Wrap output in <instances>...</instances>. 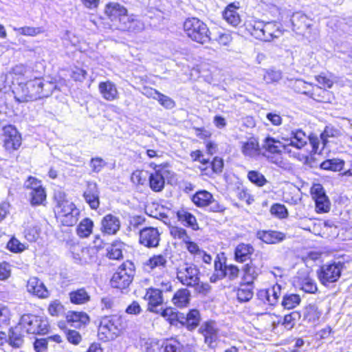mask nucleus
Segmentation results:
<instances>
[{
    "label": "nucleus",
    "mask_w": 352,
    "mask_h": 352,
    "mask_svg": "<svg viewBox=\"0 0 352 352\" xmlns=\"http://www.w3.org/2000/svg\"><path fill=\"white\" fill-rule=\"evenodd\" d=\"M56 85L51 82L41 78H35L21 83L15 93L14 98L19 102H26L50 96Z\"/></svg>",
    "instance_id": "nucleus-1"
},
{
    "label": "nucleus",
    "mask_w": 352,
    "mask_h": 352,
    "mask_svg": "<svg viewBox=\"0 0 352 352\" xmlns=\"http://www.w3.org/2000/svg\"><path fill=\"white\" fill-rule=\"evenodd\" d=\"M184 31L192 41L204 44L212 41L207 25L196 17L188 18L183 25Z\"/></svg>",
    "instance_id": "nucleus-2"
},
{
    "label": "nucleus",
    "mask_w": 352,
    "mask_h": 352,
    "mask_svg": "<svg viewBox=\"0 0 352 352\" xmlns=\"http://www.w3.org/2000/svg\"><path fill=\"white\" fill-rule=\"evenodd\" d=\"M122 329V318L119 315L102 317L98 326V336L100 340L107 342L116 339Z\"/></svg>",
    "instance_id": "nucleus-3"
},
{
    "label": "nucleus",
    "mask_w": 352,
    "mask_h": 352,
    "mask_svg": "<svg viewBox=\"0 0 352 352\" xmlns=\"http://www.w3.org/2000/svg\"><path fill=\"white\" fill-rule=\"evenodd\" d=\"M134 275L135 266L133 263L126 261L113 274L110 280L111 286L120 290L126 289L132 283Z\"/></svg>",
    "instance_id": "nucleus-4"
},
{
    "label": "nucleus",
    "mask_w": 352,
    "mask_h": 352,
    "mask_svg": "<svg viewBox=\"0 0 352 352\" xmlns=\"http://www.w3.org/2000/svg\"><path fill=\"white\" fill-rule=\"evenodd\" d=\"M19 322L27 333L45 335L49 332L50 324L44 316L26 314L21 317Z\"/></svg>",
    "instance_id": "nucleus-5"
},
{
    "label": "nucleus",
    "mask_w": 352,
    "mask_h": 352,
    "mask_svg": "<svg viewBox=\"0 0 352 352\" xmlns=\"http://www.w3.org/2000/svg\"><path fill=\"white\" fill-rule=\"evenodd\" d=\"M280 136L285 143L283 144V150L289 153V146H293L298 149L302 148L307 144L308 138L305 133L299 129H290L284 127L280 132Z\"/></svg>",
    "instance_id": "nucleus-6"
},
{
    "label": "nucleus",
    "mask_w": 352,
    "mask_h": 352,
    "mask_svg": "<svg viewBox=\"0 0 352 352\" xmlns=\"http://www.w3.org/2000/svg\"><path fill=\"white\" fill-rule=\"evenodd\" d=\"M343 266L344 263L340 261L322 265L317 271L320 283L327 287L337 282L341 276Z\"/></svg>",
    "instance_id": "nucleus-7"
},
{
    "label": "nucleus",
    "mask_w": 352,
    "mask_h": 352,
    "mask_svg": "<svg viewBox=\"0 0 352 352\" xmlns=\"http://www.w3.org/2000/svg\"><path fill=\"white\" fill-rule=\"evenodd\" d=\"M58 211V218L63 226H73L78 221L80 210L76 205L68 201H59L57 204Z\"/></svg>",
    "instance_id": "nucleus-8"
},
{
    "label": "nucleus",
    "mask_w": 352,
    "mask_h": 352,
    "mask_svg": "<svg viewBox=\"0 0 352 352\" xmlns=\"http://www.w3.org/2000/svg\"><path fill=\"white\" fill-rule=\"evenodd\" d=\"M177 278L184 285L192 287L198 285L199 270L194 265L185 263L177 268Z\"/></svg>",
    "instance_id": "nucleus-9"
},
{
    "label": "nucleus",
    "mask_w": 352,
    "mask_h": 352,
    "mask_svg": "<svg viewBox=\"0 0 352 352\" xmlns=\"http://www.w3.org/2000/svg\"><path fill=\"white\" fill-rule=\"evenodd\" d=\"M3 147L9 153L17 150L21 145V136L13 125H7L3 128Z\"/></svg>",
    "instance_id": "nucleus-10"
},
{
    "label": "nucleus",
    "mask_w": 352,
    "mask_h": 352,
    "mask_svg": "<svg viewBox=\"0 0 352 352\" xmlns=\"http://www.w3.org/2000/svg\"><path fill=\"white\" fill-rule=\"evenodd\" d=\"M199 332L204 337V342L210 349H214L217 344L219 329L217 323L214 320H208L204 322Z\"/></svg>",
    "instance_id": "nucleus-11"
},
{
    "label": "nucleus",
    "mask_w": 352,
    "mask_h": 352,
    "mask_svg": "<svg viewBox=\"0 0 352 352\" xmlns=\"http://www.w3.org/2000/svg\"><path fill=\"white\" fill-rule=\"evenodd\" d=\"M311 193L315 201L316 211L320 213L328 212L330 209V201L322 186L320 184H314Z\"/></svg>",
    "instance_id": "nucleus-12"
},
{
    "label": "nucleus",
    "mask_w": 352,
    "mask_h": 352,
    "mask_svg": "<svg viewBox=\"0 0 352 352\" xmlns=\"http://www.w3.org/2000/svg\"><path fill=\"white\" fill-rule=\"evenodd\" d=\"M160 234L156 228L145 227L140 230L139 241L146 248H156L159 245Z\"/></svg>",
    "instance_id": "nucleus-13"
},
{
    "label": "nucleus",
    "mask_w": 352,
    "mask_h": 352,
    "mask_svg": "<svg viewBox=\"0 0 352 352\" xmlns=\"http://www.w3.org/2000/svg\"><path fill=\"white\" fill-rule=\"evenodd\" d=\"M311 21V19L302 12L293 13L290 18L292 30L298 34H304L312 25Z\"/></svg>",
    "instance_id": "nucleus-14"
},
{
    "label": "nucleus",
    "mask_w": 352,
    "mask_h": 352,
    "mask_svg": "<svg viewBox=\"0 0 352 352\" xmlns=\"http://www.w3.org/2000/svg\"><path fill=\"white\" fill-rule=\"evenodd\" d=\"M85 202L92 210H97L100 206V190L94 182H87V188L82 195Z\"/></svg>",
    "instance_id": "nucleus-15"
},
{
    "label": "nucleus",
    "mask_w": 352,
    "mask_h": 352,
    "mask_svg": "<svg viewBox=\"0 0 352 352\" xmlns=\"http://www.w3.org/2000/svg\"><path fill=\"white\" fill-rule=\"evenodd\" d=\"M168 173V170L161 168V166L155 165V172L149 175V186L155 192L162 191L165 185L164 177Z\"/></svg>",
    "instance_id": "nucleus-16"
},
{
    "label": "nucleus",
    "mask_w": 352,
    "mask_h": 352,
    "mask_svg": "<svg viewBox=\"0 0 352 352\" xmlns=\"http://www.w3.org/2000/svg\"><path fill=\"white\" fill-rule=\"evenodd\" d=\"M256 236L267 244H278L287 238L286 234L277 230H258L256 232Z\"/></svg>",
    "instance_id": "nucleus-17"
},
{
    "label": "nucleus",
    "mask_w": 352,
    "mask_h": 352,
    "mask_svg": "<svg viewBox=\"0 0 352 352\" xmlns=\"http://www.w3.org/2000/svg\"><path fill=\"white\" fill-rule=\"evenodd\" d=\"M27 291L39 298H46L50 296V292L45 285L37 277H31L27 283Z\"/></svg>",
    "instance_id": "nucleus-18"
},
{
    "label": "nucleus",
    "mask_w": 352,
    "mask_h": 352,
    "mask_svg": "<svg viewBox=\"0 0 352 352\" xmlns=\"http://www.w3.org/2000/svg\"><path fill=\"white\" fill-rule=\"evenodd\" d=\"M23 327L20 322L13 327H10L8 332V344L14 349L21 348L24 343V335L22 332Z\"/></svg>",
    "instance_id": "nucleus-19"
},
{
    "label": "nucleus",
    "mask_w": 352,
    "mask_h": 352,
    "mask_svg": "<svg viewBox=\"0 0 352 352\" xmlns=\"http://www.w3.org/2000/svg\"><path fill=\"white\" fill-rule=\"evenodd\" d=\"M283 30L280 23L276 21H268L265 23L263 41L270 42L274 38H278L283 34Z\"/></svg>",
    "instance_id": "nucleus-20"
},
{
    "label": "nucleus",
    "mask_w": 352,
    "mask_h": 352,
    "mask_svg": "<svg viewBox=\"0 0 352 352\" xmlns=\"http://www.w3.org/2000/svg\"><path fill=\"white\" fill-rule=\"evenodd\" d=\"M148 300V310L152 312L158 313L159 310L157 307L163 302L162 296V290L155 288H149L147 289L144 297Z\"/></svg>",
    "instance_id": "nucleus-21"
},
{
    "label": "nucleus",
    "mask_w": 352,
    "mask_h": 352,
    "mask_svg": "<svg viewBox=\"0 0 352 352\" xmlns=\"http://www.w3.org/2000/svg\"><path fill=\"white\" fill-rule=\"evenodd\" d=\"M254 252V248L251 244L241 243L234 249V258L236 262L244 263L250 259Z\"/></svg>",
    "instance_id": "nucleus-22"
},
{
    "label": "nucleus",
    "mask_w": 352,
    "mask_h": 352,
    "mask_svg": "<svg viewBox=\"0 0 352 352\" xmlns=\"http://www.w3.org/2000/svg\"><path fill=\"white\" fill-rule=\"evenodd\" d=\"M102 230L109 234H115L120 230V221L118 217L111 214L105 215L101 221Z\"/></svg>",
    "instance_id": "nucleus-23"
},
{
    "label": "nucleus",
    "mask_w": 352,
    "mask_h": 352,
    "mask_svg": "<svg viewBox=\"0 0 352 352\" xmlns=\"http://www.w3.org/2000/svg\"><path fill=\"white\" fill-rule=\"evenodd\" d=\"M126 12H127L126 9L117 3L107 4L104 10V14L114 24H116L120 16Z\"/></svg>",
    "instance_id": "nucleus-24"
},
{
    "label": "nucleus",
    "mask_w": 352,
    "mask_h": 352,
    "mask_svg": "<svg viewBox=\"0 0 352 352\" xmlns=\"http://www.w3.org/2000/svg\"><path fill=\"white\" fill-rule=\"evenodd\" d=\"M99 91L102 97L109 101H112L118 98V90L116 85L107 80L106 82H101L98 86Z\"/></svg>",
    "instance_id": "nucleus-25"
},
{
    "label": "nucleus",
    "mask_w": 352,
    "mask_h": 352,
    "mask_svg": "<svg viewBox=\"0 0 352 352\" xmlns=\"http://www.w3.org/2000/svg\"><path fill=\"white\" fill-rule=\"evenodd\" d=\"M177 218L184 226L192 228L193 230L199 229L196 217L186 210H179L176 213Z\"/></svg>",
    "instance_id": "nucleus-26"
},
{
    "label": "nucleus",
    "mask_w": 352,
    "mask_h": 352,
    "mask_svg": "<svg viewBox=\"0 0 352 352\" xmlns=\"http://www.w3.org/2000/svg\"><path fill=\"white\" fill-rule=\"evenodd\" d=\"M213 195L206 190H198L191 197L192 201L194 204L199 208L208 206L211 201H212Z\"/></svg>",
    "instance_id": "nucleus-27"
},
{
    "label": "nucleus",
    "mask_w": 352,
    "mask_h": 352,
    "mask_svg": "<svg viewBox=\"0 0 352 352\" xmlns=\"http://www.w3.org/2000/svg\"><path fill=\"white\" fill-rule=\"evenodd\" d=\"M223 16L229 24L234 27L239 25L241 22L236 8L233 4H230L227 6L223 12Z\"/></svg>",
    "instance_id": "nucleus-28"
},
{
    "label": "nucleus",
    "mask_w": 352,
    "mask_h": 352,
    "mask_svg": "<svg viewBox=\"0 0 352 352\" xmlns=\"http://www.w3.org/2000/svg\"><path fill=\"white\" fill-rule=\"evenodd\" d=\"M253 284L243 282L240 284V287L237 289V299L240 302L250 301L253 296Z\"/></svg>",
    "instance_id": "nucleus-29"
},
{
    "label": "nucleus",
    "mask_w": 352,
    "mask_h": 352,
    "mask_svg": "<svg viewBox=\"0 0 352 352\" xmlns=\"http://www.w3.org/2000/svg\"><path fill=\"white\" fill-rule=\"evenodd\" d=\"M265 23L263 21H252L246 24V29L256 39L263 41L264 38Z\"/></svg>",
    "instance_id": "nucleus-30"
},
{
    "label": "nucleus",
    "mask_w": 352,
    "mask_h": 352,
    "mask_svg": "<svg viewBox=\"0 0 352 352\" xmlns=\"http://www.w3.org/2000/svg\"><path fill=\"white\" fill-rule=\"evenodd\" d=\"M190 292L187 289H179L173 296L172 301L178 307H186L190 302Z\"/></svg>",
    "instance_id": "nucleus-31"
},
{
    "label": "nucleus",
    "mask_w": 352,
    "mask_h": 352,
    "mask_svg": "<svg viewBox=\"0 0 352 352\" xmlns=\"http://www.w3.org/2000/svg\"><path fill=\"white\" fill-rule=\"evenodd\" d=\"M243 272V280L249 283H254V280L259 274V269L257 268L252 261L245 264L242 269Z\"/></svg>",
    "instance_id": "nucleus-32"
},
{
    "label": "nucleus",
    "mask_w": 352,
    "mask_h": 352,
    "mask_svg": "<svg viewBox=\"0 0 352 352\" xmlns=\"http://www.w3.org/2000/svg\"><path fill=\"white\" fill-rule=\"evenodd\" d=\"M150 95L153 99L157 100L162 107L167 109H171L175 106V102L171 98L159 92L156 89H151Z\"/></svg>",
    "instance_id": "nucleus-33"
},
{
    "label": "nucleus",
    "mask_w": 352,
    "mask_h": 352,
    "mask_svg": "<svg viewBox=\"0 0 352 352\" xmlns=\"http://www.w3.org/2000/svg\"><path fill=\"white\" fill-rule=\"evenodd\" d=\"M124 243L115 241L107 248V256L110 259L119 260L122 258V250Z\"/></svg>",
    "instance_id": "nucleus-34"
},
{
    "label": "nucleus",
    "mask_w": 352,
    "mask_h": 352,
    "mask_svg": "<svg viewBox=\"0 0 352 352\" xmlns=\"http://www.w3.org/2000/svg\"><path fill=\"white\" fill-rule=\"evenodd\" d=\"M69 298L72 303L82 305L90 300V296L85 288H80L71 292Z\"/></svg>",
    "instance_id": "nucleus-35"
},
{
    "label": "nucleus",
    "mask_w": 352,
    "mask_h": 352,
    "mask_svg": "<svg viewBox=\"0 0 352 352\" xmlns=\"http://www.w3.org/2000/svg\"><path fill=\"white\" fill-rule=\"evenodd\" d=\"M200 320L199 311L195 309H190L186 314V327L189 331H192L199 326Z\"/></svg>",
    "instance_id": "nucleus-36"
},
{
    "label": "nucleus",
    "mask_w": 352,
    "mask_h": 352,
    "mask_svg": "<svg viewBox=\"0 0 352 352\" xmlns=\"http://www.w3.org/2000/svg\"><path fill=\"white\" fill-rule=\"evenodd\" d=\"M30 201L32 206H36L43 204L46 199V192L42 186L29 192Z\"/></svg>",
    "instance_id": "nucleus-37"
},
{
    "label": "nucleus",
    "mask_w": 352,
    "mask_h": 352,
    "mask_svg": "<svg viewBox=\"0 0 352 352\" xmlns=\"http://www.w3.org/2000/svg\"><path fill=\"white\" fill-rule=\"evenodd\" d=\"M344 162L342 160L333 158L327 160L320 164V168L326 170L340 171L343 168Z\"/></svg>",
    "instance_id": "nucleus-38"
},
{
    "label": "nucleus",
    "mask_w": 352,
    "mask_h": 352,
    "mask_svg": "<svg viewBox=\"0 0 352 352\" xmlns=\"http://www.w3.org/2000/svg\"><path fill=\"white\" fill-rule=\"evenodd\" d=\"M301 302V298L298 294H286L283 296L281 305L284 309H291L295 308Z\"/></svg>",
    "instance_id": "nucleus-39"
},
{
    "label": "nucleus",
    "mask_w": 352,
    "mask_h": 352,
    "mask_svg": "<svg viewBox=\"0 0 352 352\" xmlns=\"http://www.w3.org/2000/svg\"><path fill=\"white\" fill-rule=\"evenodd\" d=\"M283 144L278 140H276L275 138L272 137H267L264 140L263 142V148L273 153H278L282 152L281 148L283 149Z\"/></svg>",
    "instance_id": "nucleus-40"
},
{
    "label": "nucleus",
    "mask_w": 352,
    "mask_h": 352,
    "mask_svg": "<svg viewBox=\"0 0 352 352\" xmlns=\"http://www.w3.org/2000/svg\"><path fill=\"white\" fill-rule=\"evenodd\" d=\"M258 144L254 138L244 142L241 149L243 154L248 157H254L258 154Z\"/></svg>",
    "instance_id": "nucleus-41"
},
{
    "label": "nucleus",
    "mask_w": 352,
    "mask_h": 352,
    "mask_svg": "<svg viewBox=\"0 0 352 352\" xmlns=\"http://www.w3.org/2000/svg\"><path fill=\"white\" fill-rule=\"evenodd\" d=\"M93 226L94 223L90 219L85 218L82 219L77 227L78 235L81 238L89 236L92 232Z\"/></svg>",
    "instance_id": "nucleus-42"
},
{
    "label": "nucleus",
    "mask_w": 352,
    "mask_h": 352,
    "mask_svg": "<svg viewBox=\"0 0 352 352\" xmlns=\"http://www.w3.org/2000/svg\"><path fill=\"white\" fill-rule=\"evenodd\" d=\"M292 89L298 93L305 95H309L311 93V84H309L302 79H296L291 82Z\"/></svg>",
    "instance_id": "nucleus-43"
},
{
    "label": "nucleus",
    "mask_w": 352,
    "mask_h": 352,
    "mask_svg": "<svg viewBox=\"0 0 352 352\" xmlns=\"http://www.w3.org/2000/svg\"><path fill=\"white\" fill-rule=\"evenodd\" d=\"M247 177L252 184L258 187H262L268 183L265 177L258 170H250Z\"/></svg>",
    "instance_id": "nucleus-44"
},
{
    "label": "nucleus",
    "mask_w": 352,
    "mask_h": 352,
    "mask_svg": "<svg viewBox=\"0 0 352 352\" xmlns=\"http://www.w3.org/2000/svg\"><path fill=\"white\" fill-rule=\"evenodd\" d=\"M300 289L306 293L314 294L317 292V285L313 279L305 277L299 282Z\"/></svg>",
    "instance_id": "nucleus-45"
},
{
    "label": "nucleus",
    "mask_w": 352,
    "mask_h": 352,
    "mask_svg": "<svg viewBox=\"0 0 352 352\" xmlns=\"http://www.w3.org/2000/svg\"><path fill=\"white\" fill-rule=\"evenodd\" d=\"M167 255L164 254H158L154 255L151 257L147 262V265L151 267V269L155 267H165L167 263Z\"/></svg>",
    "instance_id": "nucleus-46"
},
{
    "label": "nucleus",
    "mask_w": 352,
    "mask_h": 352,
    "mask_svg": "<svg viewBox=\"0 0 352 352\" xmlns=\"http://www.w3.org/2000/svg\"><path fill=\"white\" fill-rule=\"evenodd\" d=\"M19 34L24 36H35L39 34L44 32V28L42 27H30L25 26L19 28H14Z\"/></svg>",
    "instance_id": "nucleus-47"
},
{
    "label": "nucleus",
    "mask_w": 352,
    "mask_h": 352,
    "mask_svg": "<svg viewBox=\"0 0 352 352\" xmlns=\"http://www.w3.org/2000/svg\"><path fill=\"white\" fill-rule=\"evenodd\" d=\"M300 314L298 311H292L284 316L282 324L285 328L291 329L295 325V323L300 319Z\"/></svg>",
    "instance_id": "nucleus-48"
},
{
    "label": "nucleus",
    "mask_w": 352,
    "mask_h": 352,
    "mask_svg": "<svg viewBox=\"0 0 352 352\" xmlns=\"http://www.w3.org/2000/svg\"><path fill=\"white\" fill-rule=\"evenodd\" d=\"M272 215L279 218L285 219L288 217V211L285 206L281 204H274L270 208Z\"/></svg>",
    "instance_id": "nucleus-49"
},
{
    "label": "nucleus",
    "mask_w": 352,
    "mask_h": 352,
    "mask_svg": "<svg viewBox=\"0 0 352 352\" xmlns=\"http://www.w3.org/2000/svg\"><path fill=\"white\" fill-rule=\"evenodd\" d=\"M67 318L69 322H79L82 324H86L89 320L87 314L77 311L69 312L67 315Z\"/></svg>",
    "instance_id": "nucleus-50"
},
{
    "label": "nucleus",
    "mask_w": 352,
    "mask_h": 352,
    "mask_svg": "<svg viewBox=\"0 0 352 352\" xmlns=\"http://www.w3.org/2000/svg\"><path fill=\"white\" fill-rule=\"evenodd\" d=\"M282 78V73L278 70L270 69L264 74L263 80L266 83H273L279 81Z\"/></svg>",
    "instance_id": "nucleus-51"
},
{
    "label": "nucleus",
    "mask_w": 352,
    "mask_h": 352,
    "mask_svg": "<svg viewBox=\"0 0 352 352\" xmlns=\"http://www.w3.org/2000/svg\"><path fill=\"white\" fill-rule=\"evenodd\" d=\"M170 234L174 238L182 240L184 243L189 242L190 239L185 229L179 227H174L170 230Z\"/></svg>",
    "instance_id": "nucleus-52"
},
{
    "label": "nucleus",
    "mask_w": 352,
    "mask_h": 352,
    "mask_svg": "<svg viewBox=\"0 0 352 352\" xmlns=\"http://www.w3.org/2000/svg\"><path fill=\"white\" fill-rule=\"evenodd\" d=\"M107 165V162L99 157H92L90 160L89 166L94 173H98Z\"/></svg>",
    "instance_id": "nucleus-53"
},
{
    "label": "nucleus",
    "mask_w": 352,
    "mask_h": 352,
    "mask_svg": "<svg viewBox=\"0 0 352 352\" xmlns=\"http://www.w3.org/2000/svg\"><path fill=\"white\" fill-rule=\"evenodd\" d=\"M338 130L333 129V127L327 126L324 131L320 134V140L325 146L328 142V138L336 137L338 135Z\"/></svg>",
    "instance_id": "nucleus-54"
},
{
    "label": "nucleus",
    "mask_w": 352,
    "mask_h": 352,
    "mask_svg": "<svg viewBox=\"0 0 352 352\" xmlns=\"http://www.w3.org/2000/svg\"><path fill=\"white\" fill-rule=\"evenodd\" d=\"M281 287L279 285H275L270 288V298H268V304L275 305L280 295Z\"/></svg>",
    "instance_id": "nucleus-55"
},
{
    "label": "nucleus",
    "mask_w": 352,
    "mask_h": 352,
    "mask_svg": "<svg viewBox=\"0 0 352 352\" xmlns=\"http://www.w3.org/2000/svg\"><path fill=\"white\" fill-rule=\"evenodd\" d=\"M24 244L15 237H12L7 243V248L12 252H21L25 250Z\"/></svg>",
    "instance_id": "nucleus-56"
},
{
    "label": "nucleus",
    "mask_w": 352,
    "mask_h": 352,
    "mask_svg": "<svg viewBox=\"0 0 352 352\" xmlns=\"http://www.w3.org/2000/svg\"><path fill=\"white\" fill-rule=\"evenodd\" d=\"M183 345L176 340H170L164 345V352H181Z\"/></svg>",
    "instance_id": "nucleus-57"
},
{
    "label": "nucleus",
    "mask_w": 352,
    "mask_h": 352,
    "mask_svg": "<svg viewBox=\"0 0 352 352\" xmlns=\"http://www.w3.org/2000/svg\"><path fill=\"white\" fill-rule=\"evenodd\" d=\"M240 270L236 265L230 264L228 265L226 268L225 278H228L230 280H234L239 277Z\"/></svg>",
    "instance_id": "nucleus-58"
},
{
    "label": "nucleus",
    "mask_w": 352,
    "mask_h": 352,
    "mask_svg": "<svg viewBox=\"0 0 352 352\" xmlns=\"http://www.w3.org/2000/svg\"><path fill=\"white\" fill-rule=\"evenodd\" d=\"M23 186L25 188L30 190V191H34V190L42 187L41 181L32 176H30L25 181Z\"/></svg>",
    "instance_id": "nucleus-59"
},
{
    "label": "nucleus",
    "mask_w": 352,
    "mask_h": 352,
    "mask_svg": "<svg viewBox=\"0 0 352 352\" xmlns=\"http://www.w3.org/2000/svg\"><path fill=\"white\" fill-rule=\"evenodd\" d=\"M144 28V23L140 20L137 19L135 16H133L131 19L129 26H125V28H126V31L132 32H139L142 31Z\"/></svg>",
    "instance_id": "nucleus-60"
},
{
    "label": "nucleus",
    "mask_w": 352,
    "mask_h": 352,
    "mask_svg": "<svg viewBox=\"0 0 352 352\" xmlns=\"http://www.w3.org/2000/svg\"><path fill=\"white\" fill-rule=\"evenodd\" d=\"M208 166L211 167L212 173H220L223 170V161L221 158L215 157L211 162L209 161Z\"/></svg>",
    "instance_id": "nucleus-61"
},
{
    "label": "nucleus",
    "mask_w": 352,
    "mask_h": 352,
    "mask_svg": "<svg viewBox=\"0 0 352 352\" xmlns=\"http://www.w3.org/2000/svg\"><path fill=\"white\" fill-rule=\"evenodd\" d=\"M212 40L217 41L220 45H227L231 42L232 36L229 33L219 32Z\"/></svg>",
    "instance_id": "nucleus-62"
},
{
    "label": "nucleus",
    "mask_w": 352,
    "mask_h": 352,
    "mask_svg": "<svg viewBox=\"0 0 352 352\" xmlns=\"http://www.w3.org/2000/svg\"><path fill=\"white\" fill-rule=\"evenodd\" d=\"M10 320V313L8 307L3 306L0 307V327L7 326Z\"/></svg>",
    "instance_id": "nucleus-63"
},
{
    "label": "nucleus",
    "mask_w": 352,
    "mask_h": 352,
    "mask_svg": "<svg viewBox=\"0 0 352 352\" xmlns=\"http://www.w3.org/2000/svg\"><path fill=\"white\" fill-rule=\"evenodd\" d=\"M47 338H36L34 342V348L36 352H44L47 349Z\"/></svg>",
    "instance_id": "nucleus-64"
}]
</instances>
